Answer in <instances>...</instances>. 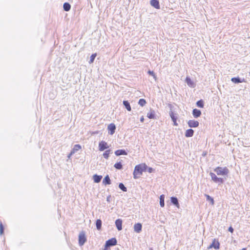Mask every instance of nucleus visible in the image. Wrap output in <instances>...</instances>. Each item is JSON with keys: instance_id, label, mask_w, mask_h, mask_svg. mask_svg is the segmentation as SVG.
Here are the masks:
<instances>
[{"instance_id": "1", "label": "nucleus", "mask_w": 250, "mask_h": 250, "mask_svg": "<svg viewBox=\"0 0 250 250\" xmlns=\"http://www.w3.org/2000/svg\"><path fill=\"white\" fill-rule=\"evenodd\" d=\"M147 166L145 164H140L135 166L133 172V177L136 179L142 175L143 172L146 170Z\"/></svg>"}, {"instance_id": "2", "label": "nucleus", "mask_w": 250, "mask_h": 250, "mask_svg": "<svg viewBox=\"0 0 250 250\" xmlns=\"http://www.w3.org/2000/svg\"><path fill=\"white\" fill-rule=\"evenodd\" d=\"M214 171L218 175L226 176L229 173V169L226 167H217L214 169Z\"/></svg>"}, {"instance_id": "3", "label": "nucleus", "mask_w": 250, "mask_h": 250, "mask_svg": "<svg viewBox=\"0 0 250 250\" xmlns=\"http://www.w3.org/2000/svg\"><path fill=\"white\" fill-rule=\"evenodd\" d=\"M169 116L173 122V125L177 126L178 124L177 123V120L178 119V114L172 110H170L169 112Z\"/></svg>"}, {"instance_id": "4", "label": "nucleus", "mask_w": 250, "mask_h": 250, "mask_svg": "<svg viewBox=\"0 0 250 250\" xmlns=\"http://www.w3.org/2000/svg\"><path fill=\"white\" fill-rule=\"evenodd\" d=\"M117 241L115 238H112L106 241L105 244V247H110L111 246H114L117 244Z\"/></svg>"}, {"instance_id": "5", "label": "nucleus", "mask_w": 250, "mask_h": 250, "mask_svg": "<svg viewBox=\"0 0 250 250\" xmlns=\"http://www.w3.org/2000/svg\"><path fill=\"white\" fill-rule=\"evenodd\" d=\"M86 241L84 232H82L79 235V244L80 246H83Z\"/></svg>"}, {"instance_id": "6", "label": "nucleus", "mask_w": 250, "mask_h": 250, "mask_svg": "<svg viewBox=\"0 0 250 250\" xmlns=\"http://www.w3.org/2000/svg\"><path fill=\"white\" fill-rule=\"evenodd\" d=\"M109 147L107 143L104 141H102L99 143V150L101 151H104V150Z\"/></svg>"}, {"instance_id": "7", "label": "nucleus", "mask_w": 250, "mask_h": 250, "mask_svg": "<svg viewBox=\"0 0 250 250\" xmlns=\"http://www.w3.org/2000/svg\"><path fill=\"white\" fill-rule=\"evenodd\" d=\"M210 175L214 182L217 183H223L224 182V180L222 178L217 177L214 173L210 172Z\"/></svg>"}, {"instance_id": "8", "label": "nucleus", "mask_w": 250, "mask_h": 250, "mask_svg": "<svg viewBox=\"0 0 250 250\" xmlns=\"http://www.w3.org/2000/svg\"><path fill=\"white\" fill-rule=\"evenodd\" d=\"M116 128V125L113 123H111L108 125L107 126L108 133L110 135H113L115 133Z\"/></svg>"}, {"instance_id": "9", "label": "nucleus", "mask_w": 250, "mask_h": 250, "mask_svg": "<svg viewBox=\"0 0 250 250\" xmlns=\"http://www.w3.org/2000/svg\"><path fill=\"white\" fill-rule=\"evenodd\" d=\"M213 248L215 250H218L220 248V243L215 239H214L211 244L208 248V249Z\"/></svg>"}, {"instance_id": "10", "label": "nucleus", "mask_w": 250, "mask_h": 250, "mask_svg": "<svg viewBox=\"0 0 250 250\" xmlns=\"http://www.w3.org/2000/svg\"><path fill=\"white\" fill-rule=\"evenodd\" d=\"M188 124L190 127H196L199 125V122L195 120H189Z\"/></svg>"}, {"instance_id": "11", "label": "nucleus", "mask_w": 250, "mask_h": 250, "mask_svg": "<svg viewBox=\"0 0 250 250\" xmlns=\"http://www.w3.org/2000/svg\"><path fill=\"white\" fill-rule=\"evenodd\" d=\"M142 225L141 223H137L134 225V230L137 233H140L142 230Z\"/></svg>"}, {"instance_id": "12", "label": "nucleus", "mask_w": 250, "mask_h": 250, "mask_svg": "<svg viewBox=\"0 0 250 250\" xmlns=\"http://www.w3.org/2000/svg\"><path fill=\"white\" fill-rule=\"evenodd\" d=\"M115 225L118 230L122 229V220L120 219H118L115 221Z\"/></svg>"}, {"instance_id": "13", "label": "nucleus", "mask_w": 250, "mask_h": 250, "mask_svg": "<svg viewBox=\"0 0 250 250\" xmlns=\"http://www.w3.org/2000/svg\"><path fill=\"white\" fill-rule=\"evenodd\" d=\"M150 4L156 9H160V4L158 0H151Z\"/></svg>"}, {"instance_id": "14", "label": "nucleus", "mask_w": 250, "mask_h": 250, "mask_svg": "<svg viewBox=\"0 0 250 250\" xmlns=\"http://www.w3.org/2000/svg\"><path fill=\"white\" fill-rule=\"evenodd\" d=\"M115 154L118 156L122 155H126L127 154V153L125 149H118L115 151Z\"/></svg>"}, {"instance_id": "15", "label": "nucleus", "mask_w": 250, "mask_h": 250, "mask_svg": "<svg viewBox=\"0 0 250 250\" xmlns=\"http://www.w3.org/2000/svg\"><path fill=\"white\" fill-rule=\"evenodd\" d=\"M171 202L177 207H179V204L178 203V200L177 197H171L170 198Z\"/></svg>"}, {"instance_id": "16", "label": "nucleus", "mask_w": 250, "mask_h": 250, "mask_svg": "<svg viewBox=\"0 0 250 250\" xmlns=\"http://www.w3.org/2000/svg\"><path fill=\"white\" fill-rule=\"evenodd\" d=\"M192 114L194 117L197 118L201 115V112L200 110L195 108L193 110Z\"/></svg>"}, {"instance_id": "17", "label": "nucleus", "mask_w": 250, "mask_h": 250, "mask_svg": "<svg viewBox=\"0 0 250 250\" xmlns=\"http://www.w3.org/2000/svg\"><path fill=\"white\" fill-rule=\"evenodd\" d=\"M93 178L95 183H98L101 181L102 176L95 174L93 175Z\"/></svg>"}, {"instance_id": "18", "label": "nucleus", "mask_w": 250, "mask_h": 250, "mask_svg": "<svg viewBox=\"0 0 250 250\" xmlns=\"http://www.w3.org/2000/svg\"><path fill=\"white\" fill-rule=\"evenodd\" d=\"M103 183L105 185H109L111 184V181L108 175H107L106 176H105L103 181Z\"/></svg>"}, {"instance_id": "19", "label": "nucleus", "mask_w": 250, "mask_h": 250, "mask_svg": "<svg viewBox=\"0 0 250 250\" xmlns=\"http://www.w3.org/2000/svg\"><path fill=\"white\" fill-rule=\"evenodd\" d=\"M194 131L192 129H188L186 130L185 132V136L187 137H192L193 135Z\"/></svg>"}, {"instance_id": "20", "label": "nucleus", "mask_w": 250, "mask_h": 250, "mask_svg": "<svg viewBox=\"0 0 250 250\" xmlns=\"http://www.w3.org/2000/svg\"><path fill=\"white\" fill-rule=\"evenodd\" d=\"M123 104L125 106V108L129 111H131V107L129 103L127 101H124Z\"/></svg>"}, {"instance_id": "21", "label": "nucleus", "mask_w": 250, "mask_h": 250, "mask_svg": "<svg viewBox=\"0 0 250 250\" xmlns=\"http://www.w3.org/2000/svg\"><path fill=\"white\" fill-rule=\"evenodd\" d=\"M112 153V151L111 149H108L104 151L103 153V157L106 159H108L109 158V154Z\"/></svg>"}, {"instance_id": "22", "label": "nucleus", "mask_w": 250, "mask_h": 250, "mask_svg": "<svg viewBox=\"0 0 250 250\" xmlns=\"http://www.w3.org/2000/svg\"><path fill=\"white\" fill-rule=\"evenodd\" d=\"M186 82L188 86L191 87H194V84L189 77H187Z\"/></svg>"}, {"instance_id": "23", "label": "nucleus", "mask_w": 250, "mask_h": 250, "mask_svg": "<svg viewBox=\"0 0 250 250\" xmlns=\"http://www.w3.org/2000/svg\"><path fill=\"white\" fill-rule=\"evenodd\" d=\"M147 117L149 119H155V113L154 110L151 111L150 112L147 114Z\"/></svg>"}, {"instance_id": "24", "label": "nucleus", "mask_w": 250, "mask_h": 250, "mask_svg": "<svg viewBox=\"0 0 250 250\" xmlns=\"http://www.w3.org/2000/svg\"><path fill=\"white\" fill-rule=\"evenodd\" d=\"M231 81L233 83H243V82H244V79L241 80L239 78H231Z\"/></svg>"}, {"instance_id": "25", "label": "nucleus", "mask_w": 250, "mask_h": 250, "mask_svg": "<svg viewBox=\"0 0 250 250\" xmlns=\"http://www.w3.org/2000/svg\"><path fill=\"white\" fill-rule=\"evenodd\" d=\"M81 148V146L80 145H75L74 148L71 150V154H74L75 152L78 151Z\"/></svg>"}, {"instance_id": "26", "label": "nucleus", "mask_w": 250, "mask_h": 250, "mask_svg": "<svg viewBox=\"0 0 250 250\" xmlns=\"http://www.w3.org/2000/svg\"><path fill=\"white\" fill-rule=\"evenodd\" d=\"M165 195L162 194L160 196V205L161 207H164L165 206Z\"/></svg>"}, {"instance_id": "27", "label": "nucleus", "mask_w": 250, "mask_h": 250, "mask_svg": "<svg viewBox=\"0 0 250 250\" xmlns=\"http://www.w3.org/2000/svg\"><path fill=\"white\" fill-rule=\"evenodd\" d=\"M102 221L100 219H97L96 221V226L98 230H100L102 228Z\"/></svg>"}, {"instance_id": "28", "label": "nucleus", "mask_w": 250, "mask_h": 250, "mask_svg": "<svg viewBox=\"0 0 250 250\" xmlns=\"http://www.w3.org/2000/svg\"><path fill=\"white\" fill-rule=\"evenodd\" d=\"M63 9H64V11H68L70 9L71 5H70V4L69 3L65 2L63 4Z\"/></svg>"}, {"instance_id": "29", "label": "nucleus", "mask_w": 250, "mask_h": 250, "mask_svg": "<svg viewBox=\"0 0 250 250\" xmlns=\"http://www.w3.org/2000/svg\"><path fill=\"white\" fill-rule=\"evenodd\" d=\"M206 197H207V201L208 202V203L211 205H213L214 204V200H213V199L210 197L209 195H205Z\"/></svg>"}, {"instance_id": "30", "label": "nucleus", "mask_w": 250, "mask_h": 250, "mask_svg": "<svg viewBox=\"0 0 250 250\" xmlns=\"http://www.w3.org/2000/svg\"><path fill=\"white\" fill-rule=\"evenodd\" d=\"M114 167L117 169H122L123 168V165L121 162H117L115 164Z\"/></svg>"}, {"instance_id": "31", "label": "nucleus", "mask_w": 250, "mask_h": 250, "mask_svg": "<svg viewBox=\"0 0 250 250\" xmlns=\"http://www.w3.org/2000/svg\"><path fill=\"white\" fill-rule=\"evenodd\" d=\"M119 188L123 191L126 192L127 191L126 188L124 186V185L123 183L119 184Z\"/></svg>"}, {"instance_id": "32", "label": "nucleus", "mask_w": 250, "mask_h": 250, "mask_svg": "<svg viewBox=\"0 0 250 250\" xmlns=\"http://www.w3.org/2000/svg\"><path fill=\"white\" fill-rule=\"evenodd\" d=\"M96 56H97V54L96 53L93 54L91 55V56H90V61H89V63L90 64L93 62Z\"/></svg>"}, {"instance_id": "33", "label": "nucleus", "mask_w": 250, "mask_h": 250, "mask_svg": "<svg viewBox=\"0 0 250 250\" xmlns=\"http://www.w3.org/2000/svg\"><path fill=\"white\" fill-rule=\"evenodd\" d=\"M146 104V101L145 99H141L139 100V102H138V104L141 106H143L145 105V104Z\"/></svg>"}, {"instance_id": "34", "label": "nucleus", "mask_w": 250, "mask_h": 250, "mask_svg": "<svg viewBox=\"0 0 250 250\" xmlns=\"http://www.w3.org/2000/svg\"><path fill=\"white\" fill-rule=\"evenodd\" d=\"M196 104L198 107H203V100H200L196 103Z\"/></svg>"}, {"instance_id": "35", "label": "nucleus", "mask_w": 250, "mask_h": 250, "mask_svg": "<svg viewBox=\"0 0 250 250\" xmlns=\"http://www.w3.org/2000/svg\"><path fill=\"white\" fill-rule=\"evenodd\" d=\"M4 232V227L2 225V223L1 221H0V234L1 235L3 234Z\"/></svg>"}, {"instance_id": "36", "label": "nucleus", "mask_w": 250, "mask_h": 250, "mask_svg": "<svg viewBox=\"0 0 250 250\" xmlns=\"http://www.w3.org/2000/svg\"><path fill=\"white\" fill-rule=\"evenodd\" d=\"M148 73L149 74L153 76L154 78H155V74L153 72V71L149 70Z\"/></svg>"}, {"instance_id": "37", "label": "nucleus", "mask_w": 250, "mask_h": 250, "mask_svg": "<svg viewBox=\"0 0 250 250\" xmlns=\"http://www.w3.org/2000/svg\"><path fill=\"white\" fill-rule=\"evenodd\" d=\"M229 231H230V232L232 233L233 231V229L231 227H230L229 228Z\"/></svg>"}, {"instance_id": "38", "label": "nucleus", "mask_w": 250, "mask_h": 250, "mask_svg": "<svg viewBox=\"0 0 250 250\" xmlns=\"http://www.w3.org/2000/svg\"><path fill=\"white\" fill-rule=\"evenodd\" d=\"M168 107H169V108H170V110H172V108H173V106H172V105L171 104H168Z\"/></svg>"}, {"instance_id": "39", "label": "nucleus", "mask_w": 250, "mask_h": 250, "mask_svg": "<svg viewBox=\"0 0 250 250\" xmlns=\"http://www.w3.org/2000/svg\"><path fill=\"white\" fill-rule=\"evenodd\" d=\"M140 121H141V122H142V123H143V122H144V117H143V116H142V117H141V118H140Z\"/></svg>"}, {"instance_id": "40", "label": "nucleus", "mask_w": 250, "mask_h": 250, "mask_svg": "<svg viewBox=\"0 0 250 250\" xmlns=\"http://www.w3.org/2000/svg\"><path fill=\"white\" fill-rule=\"evenodd\" d=\"M152 170H153V168H151V167H149V169H148V172H149V173L152 172Z\"/></svg>"}, {"instance_id": "41", "label": "nucleus", "mask_w": 250, "mask_h": 250, "mask_svg": "<svg viewBox=\"0 0 250 250\" xmlns=\"http://www.w3.org/2000/svg\"><path fill=\"white\" fill-rule=\"evenodd\" d=\"M73 154H71V152L70 153V154L68 155V157L70 158L71 155H72Z\"/></svg>"}, {"instance_id": "42", "label": "nucleus", "mask_w": 250, "mask_h": 250, "mask_svg": "<svg viewBox=\"0 0 250 250\" xmlns=\"http://www.w3.org/2000/svg\"><path fill=\"white\" fill-rule=\"evenodd\" d=\"M109 198H110L109 197H108L107 198V201H109Z\"/></svg>"}, {"instance_id": "43", "label": "nucleus", "mask_w": 250, "mask_h": 250, "mask_svg": "<svg viewBox=\"0 0 250 250\" xmlns=\"http://www.w3.org/2000/svg\"><path fill=\"white\" fill-rule=\"evenodd\" d=\"M241 250H246V248H243Z\"/></svg>"}, {"instance_id": "44", "label": "nucleus", "mask_w": 250, "mask_h": 250, "mask_svg": "<svg viewBox=\"0 0 250 250\" xmlns=\"http://www.w3.org/2000/svg\"><path fill=\"white\" fill-rule=\"evenodd\" d=\"M106 248H105V249H104V250H106Z\"/></svg>"}]
</instances>
